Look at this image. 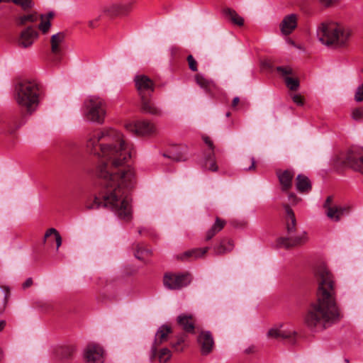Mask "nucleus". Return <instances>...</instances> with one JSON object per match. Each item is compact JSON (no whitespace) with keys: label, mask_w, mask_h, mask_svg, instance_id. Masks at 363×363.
<instances>
[{"label":"nucleus","mask_w":363,"mask_h":363,"mask_svg":"<svg viewBox=\"0 0 363 363\" xmlns=\"http://www.w3.org/2000/svg\"><path fill=\"white\" fill-rule=\"evenodd\" d=\"M86 148L90 154L104 160L96 169L101 189L92 202L86 203V208H106L120 219L130 220L129 191L135 184V178L133 169L125 166L131 153L123 135L114 129L92 131L87 135Z\"/></svg>","instance_id":"nucleus-1"},{"label":"nucleus","mask_w":363,"mask_h":363,"mask_svg":"<svg viewBox=\"0 0 363 363\" xmlns=\"http://www.w3.org/2000/svg\"><path fill=\"white\" fill-rule=\"evenodd\" d=\"M314 276L318 284L315 299L306 313L304 322L311 330H322L340 318L336 303V289L332 273L324 265L317 267Z\"/></svg>","instance_id":"nucleus-2"},{"label":"nucleus","mask_w":363,"mask_h":363,"mask_svg":"<svg viewBox=\"0 0 363 363\" xmlns=\"http://www.w3.org/2000/svg\"><path fill=\"white\" fill-rule=\"evenodd\" d=\"M41 85L35 80L23 79L15 85L13 97L16 104L31 115L40 104Z\"/></svg>","instance_id":"nucleus-3"},{"label":"nucleus","mask_w":363,"mask_h":363,"mask_svg":"<svg viewBox=\"0 0 363 363\" xmlns=\"http://www.w3.org/2000/svg\"><path fill=\"white\" fill-rule=\"evenodd\" d=\"M317 35L324 45L342 47L352 35V29L335 22L322 23L318 28Z\"/></svg>","instance_id":"nucleus-4"},{"label":"nucleus","mask_w":363,"mask_h":363,"mask_svg":"<svg viewBox=\"0 0 363 363\" xmlns=\"http://www.w3.org/2000/svg\"><path fill=\"white\" fill-rule=\"evenodd\" d=\"M136 89L140 99V110L143 113L160 116L161 111L151 99L155 90L154 82L146 75H137L134 79Z\"/></svg>","instance_id":"nucleus-5"},{"label":"nucleus","mask_w":363,"mask_h":363,"mask_svg":"<svg viewBox=\"0 0 363 363\" xmlns=\"http://www.w3.org/2000/svg\"><path fill=\"white\" fill-rule=\"evenodd\" d=\"M106 114L105 101L97 96H89L84 102V115L91 122L102 124Z\"/></svg>","instance_id":"nucleus-6"},{"label":"nucleus","mask_w":363,"mask_h":363,"mask_svg":"<svg viewBox=\"0 0 363 363\" xmlns=\"http://www.w3.org/2000/svg\"><path fill=\"white\" fill-rule=\"evenodd\" d=\"M125 129L135 135L150 136L157 132L153 123L147 120L136 121L125 125Z\"/></svg>","instance_id":"nucleus-7"},{"label":"nucleus","mask_w":363,"mask_h":363,"mask_svg":"<svg viewBox=\"0 0 363 363\" xmlns=\"http://www.w3.org/2000/svg\"><path fill=\"white\" fill-rule=\"evenodd\" d=\"M191 281V275L189 273H167L163 279L164 286L170 290H179L188 286Z\"/></svg>","instance_id":"nucleus-8"},{"label":"nucleus","mask_w":363,"mask_h":363,"mask_svg":"<svg viewBox=\"0 0 363 363\" xmlns=\"http://www.w3.org/2000/svg\"><path fill=\"white\" fill-rule=\"evenodd\" d=\"M342 163L363 174V148L352 147L350 149L344 157Z\"/></svg>","instance_id":"nucleus-9"},{"label":"nucleus","mask_w":363,"mask_h":363,"mask_svg":"<svg viewBox=\"0 0 363 363\" xmlns=\"http://www.w3.org/2000/svg\"><path fill=\"white\" fill-rule=\"evenodd\" d=\"M333 196L327 197L323 208L327 217L331 220L338 222L342 217L350 212V208L346 206L332 205Z\"/></svg>","instance_id":"nucleus-10"},{"label":"nucleus","mask_w":363,"mask_h":363,"mask_svg":"<svg viewBox=\"0 0 363 363\" xmlns=\"http://www.w3.org/2000/svg\"><path fill=\"white\" fill-rule=\"evenodd\" d=\"M172 333V329L171 326L168 325H161L155 336V340L151 347V359H155L157 356V350L163 343L166 342L170 334Z\"/></svg>","instance_id":"nucleus-11"},{"label":"nucleus","mask_w":363,"mask_h":363,"mask_svg":"<svg viewBox=\"0 0 363 363\" xmlns=\"http://www.w3.org/2000/svg\"><path fill=\"white\" fill-rule=\"evenodd\" d=\"M84 358L87 363H103L104 361V351L97 344H89L84 350Z\"/></svg>","instance_id":"nucleus-12"},{"label":"nucleus","mask_w":363,"mask_h":363,"mask_svg":"<svg viewBox=\"0 0 363 363\" xmlns=\"http://www.w3.org/2000/svg\"><path fill=\"white\" fill-rule=\"evenodd\" d=\"M38 38V31L32 26H28L21 32L16 43L19 48L26 49L31 47Z\"/></svg>","instance_id":"nucleus-13"},{"label":"nucleus","mask_w":363,"mask_h":363,"mask_svg":"<svg viewBox=\"0 0 363 363\" xmlns=\"http://www.w3.org/2000/svg\"><path fill=\"white\" fill-rule=\"evenodd\" d=\"M197 342L202 355L210 354L214 347V340L210 331L201 330L197 337Z\"/></svg>","instance_id":"nucleus-14"},{"label":"nucleus","mask_w":363,"mask_h":363,"mask_svg":"<svg viewBox=\"0 0 363 363\" xmlns=\"http://www.w3.org/2000/svg\"><path fill=\"white\" fill-rule=\"evenodd\" d=\"M178 325L186 333H195L196 319L191 314L183 313L177 318Z\"/></svg>","instance_id":"nucleus-15"},{"label":"nucleus","mask_w":363,"mask_h":363,"mask_svg":"<svg viewBox=\"0 0 363 363\" xmlns=\"http://www.w3.org/2000/svg\"><path fill=\"white\" fill-rule=\"evenodd\" d=\"M308 241L306 233H303L301 235L293 238H280L278 239V245L281 247L290 248L305 244Z\"/></svg>","instance_id":"nucleus-16"},{"label":"nucleus","mask_w":363,"mask_h":363,"mask_svg":"<svg viewBox=\"0 0 363 363\" xmlns=\"http://www.w3.org/2000/svg\"><path fill=\"white\" fill-rule=\"evenodd\" d=\"M295 334L294 330L283 329L282 325H279L269 329L267 333V337L277 340H290L294 337Z\"/></svg>","instance_id":"nucleus-17"},{"label":"nucleus","mask_w":363,"mask_h":363,"mask_svg":"<svg viewBox=\"0 0 363 363\" xmlns=\"http://www.w3.org/2000/svg\"><path fill=\"white\" fill-rule=\"evenodd\" d=\"M64 40L65 34L62 32L52 35L51 37V52L55 56L54 59L55 61L58 62L60 60V58L59 57V56L62 53V48L60 46V44L63 42Z\"/></svg>","instance_id":"nucleus-18"},{"label":"nucleus","mask_w":363,"mask_h":363,"mask_svg":"<svg viewBox=\"0 0 363 363\" xmlns=\"http://www.w3.org/2000/svg\"><path fill=\"white\" fill-rule=\"evenodd\" d=\"M296 26L297 16L294 13L286 16L280 24L281 30L284 35H289L291 33L292 31L296 28Z\"/></svg>","instance_id":"nucleus-19"},{"label":"nucleus","mask_w":363,"mask_h":363,"mask_svg":"<svg viewBox=\"0 0 363 363\" xmlns=\"http://www.w3.org/2000/svg\"><path fill=\"white\" fill-rule=\"evenodd\" d=\"M234 247L233 240L228 238H223L219 243L213 247V252L216 255H223L231 252Z\"/></svg>","instance_id":"nucleus-20"},{"label":"nucleus","mask_w":363,"mask_h":363,"mask_svg":"<svg viewBox=\"0 0 363 363\" xmlns=\"http://www.w3.org/2000/svg\"><path fill=\"white\" fill-rule=\"evenodd\" d=\"M284 208L286 212V230L289 234L293 233L296 230V220L293 210L289 204H284Z\"/></svg>","instance_id":"nucleus-21"},{"label":"nucleus","mask_w":363,"mask_h":363,"mask_svg":"<svg viewBox=\"0 0 363 363\" xmlns=\"http://www.w3.org/2000/svg\"><path fill=\"white\" fill-rule=\"evenodd\" d=\"M296 188L300 193H308L312 189L308 177L304 174H298L296 179Z\"/></svg>","instance_id":"nucleus-22"},{"label":"nucleus","mask_w":363,"mask_h":363,"mask_svg":"<svg viewBox=\"0 0 363 363\" xmlns=\"http://www.w3.org/2000/svg\"><path fill=\"white\" fill-rule=\"evenodd\" d=\"M226 221L225 220H223L219 217H216L215 223L206 233L205 240H211L217 233L223 230Z\"/></svg>","instance_id":"nucleus-23"},{"label":"nucleus","mask_w":363,"mask_h":363,"mask_svg":"<svg viewBox=\"0 0 363 363\" xmlns=\"http://www.w3.org/2000/svg\"><path fill=\"white\" fill-rule=\"evenodd\" d=\"M226 221L225 220H223L219 217H216L215 223L206 233L205 240H211L217 233L223 230Z\"/></svg>","instance_id":"nucleus-24"},{"label":"nucleus","mask_w":363,"mask_h":363,"mask_svg":"<svg viewBox=\"0 0 363 363\" xmlns=\"http://www.w3.org/2000/svg\"><path fill=\"white\" fill-rule=\"evenodd\" d=\"M208 250V247H206L203 248H194L190 250H187L183 252L182 254L178 255V258L182 260H186L189 258L197 259L206 255Z\"/></svg>","instance_id":"nucleus-25"},{"label":"nucleus","mask_w":363,"mask_h":363,"mask_svg":"<svg viewBox=\"0 0 363 363\" xmlns=\"http://www.w3.org/2000/svg\"><path fill=\"white\" fill-rule=\"evenodd\" d=\"M294 173L290 170H285L279 174V179L282 191H288L292 186Z\"/></svg>","instance_id":"nucleus-26"},{"label":"nucleus","mask_w":363,"mask_h":363,"mask_svg":"<svg viewBox=\"0 0 363 363\" xmlns=\"http://www.w3.org/2000/svg\"><path fill=\"white\" fill-rule=\"evenodd\" d=\"M75 351L74 346H59L55 349V354L60 359L70 358Z\"/></svg>","instance_id":"nucleus-27"},{"label":"nucleus","mask_w":363,"mask_h":363,"mask_svg":"<svg viewBox=\"0 0 363 363\" xmlns=\"http://www.w3.org/2000/svg\"><path fill=\"white\" fill-rule=\"evenodd\" d=\"M223 13L225 16L230 20L233 24L242 26L244 24V19L238 14V13L230 8L224 9Z\"/></svg>","instance_id":"nucleus-28"},{"label":"nucleus","mask_w":363,"mask_h":363,"mask_svg":"<svg viewBox=\"0 0 363 363\" xmlns=\"http://www.w3.org/2000/svg\"><path fill=\"white\" fill-rule=\"evenodd\" d=\"M195 79L197 84L206 92H210L212 89L215 87V84L212 80L205 78L201 74H196L195 76Z\"/></svg>","instance_id":"nucleus-29"},{"label":"nucleus","mask_w":363,"mask_h":363,"mask_svg":"<svg viewBox=\"0 0 363 363\" xmlns=\"http://www.w3.org/2000/svg\"><path fill=\"white\" fill-rule=\"evenodd\" d=\"M24 123L25 121L23 119V116L16 115L12 116L8 123L9 130L11 131V133L14 132L16 130L19 128Z\"/></svg>","instance_id":"nucleus-30"},{"label":"nucleus","mask_w":363,"mask_h":363,"mask_svg":"<svg viewBox=\"0 0 363 363\" xmlns=\"http://www.w3.org/2000/svg\"><path fill=\"white\" fill-rule=\"evenodd\" d=\"M121 4L113 3L104 7L103 12L109 16L120 15Z\"/></svg>","instance_id":"nucleus-31"},{"label":"nucleus","mask_w":363,"mask_h":363,"mask_svg":"<svg viewBox=\"0 0 363 363\" xmlns=\"http://www.w3.org/2000/svg\"><path fill=\"white\" fill-rule=\"evenodd\" d=\"M51 235H55L56 247H57V250L59 249V247L61 246L62 240L61 235H60L59 232L56 229L50 228L46 231L45 236H44L43 242L45 243L46 242V239L48 237H50Z\"/></svg>","instance_id":"nucleus-32"},{"label":"nucleus","mask_w":363,"mask_h":363,"mask_svg":"<svg viewBox=\"0 0 363 363\" xmlns=\"http://www.w3.org/2000/svg\"><path fill=\"white\" fill-rule=\"evenodd\" d=\"M205 167L210 171L216 172L218 169V167L214 158V152H211L205 160Z\"/></svg>","instance_id":"nucleus-33"},{"label":"nucleus","mask_w":363,"mask_h":363,"mask_svg":"<svg viewBox=\"0 0 363 363\" xmlns=\"http://www.w3.org/2000/svg\"><path fill=\"white\" fill-rule=\"evenodd\" d=\"M157 355L160 363H167L172 357V352L168 348L164 347L157 352Z\"/></svg>","instance_id":"nucleus-34"},{"label":"nucleus","mask_w":363,"mask_h":363,"mask_svg":"<svg viewBox=\"0 0 363 363\" xmlns=\"http://www.w3.org/2000/svg\"><path fill=\"white\" fill-rule=\"evenodd\" d=\"M275 69L284 79L294 74L293 69L289 66H279Z\"/></svg>","instance_id":"nucleus-35"},{"label":"nucleus","mask_w":363,"mask_h":363,"mask_svg":"<svg viewBox=\"0 0 363 363\" xmlns=\"http://www.w3.org/2000/svg\"><path fill=\"white\" fill-rule=\"evenodd\" d=\"M285 84L286 86L292 91H296L299 87V81L297 79L291 77H286L284 79Z\"/></svg>","instance_id":"nucleus-36"},{"label":"nucleus","mask_w":363,"mask_h":363,"mask_svg":"<svg viewBox=\"0 0 363 363\" xmlns=\"http://www.w3.org/2000/svg\"><path fill=\"white\" fill-rule=\"evenodd\" d=\"M12 2L21 6L23 10L31 9L34 6V3L32 0H11Z\"/></svg>","instance_id":"nucleus-37"},{"label":"nucleus","mask_w":363,"mask_h":363,"mask_svg":"<svg viewBox=\"0 0 363 363\" xmlns=\"http://www.w3.org/2000/svg\"><path fill=\"white\" fill-rule=\"evenodd\" d=\"M38 19V16L35 13L25 15L19 17L18 24L21 26L25 25L28 22H35Z\"/></svg>","instance_id":"nucleus-38"},{"label":"nucleus","mask_w":363,"mask_h":363,"mask_svg":"<svg viewBox=\"0 0 363 363\" xmlns=\"http://www.w3.org/2000/svg\"><path fill=\"white\" fill-rule=\"evenodd\" d=\"M5 291L0 292V313L4 311L6 305L7 298L9 294V289L5 288Z\"/></svg>","instance_id":"nucleus-39"},{"label":"nucleus","mask_w":363,"mask_h":363,"mask_svg":"<svg viewBox=\"0 0 363 363\" xmlns=\"http://www.w3.org/2000/svg\"><path fill=\"white\" fill-rule=\"evenodd\" d=\"M51 26L49 19L44 20L43 16H41V23L38 26V28L43 33H46Z\"/></svg>","instance_id":"nucleus-40"},{"label":"nucleus","mask_w":363,"mask_h":363,"mask_svg":"<svg viewBox=\"0 0 363 363\" xmlns=\"http://www.w3.org/2000/svg\"><path fill=\"white\" fill-rule=\"evenodd\" d=\"M150 255V251L146 249L138 248L135 252V256L137 259L143 260L145 256Z\"/></svg>","instance_id":"nucleus-41"},{"label":"nucleus","mask_w":363,"mask_h":363,"mask_svg":"<svg viewBox=\"0 0 363 363\" xmlns=\"http://www.w3.org/2000/svg\"><path fill=\"white\" fill-rule=\"evenodd\" d=\"M186 60L189 64V69L193 72H196L198 70L197 62L194 58V57L191 55H188Z\"/></svg>","instance_id":"nucleus-42"},{"label":"nucleus","mask_w":363,"mask_h":363,"mask_svg":"<svg viewBox=\"0 0 363 363\" xmlns=\"http://www.w3.org/2000/svg\"><path fill=\"white\" fill-rule=\"evenodd\" d=\"M352 118L355 121H359L363 118V108H355L352 113Z\"/></svg>","instance_id":"nucleus-43"},{"label":"nucleus","mask_w":363,"mask_h":363,"mask_svg":"<svg viewBox=\"0 0 363 363\" xmlns=\"http://www.w3.org/2000/svg\"><path fill=\"white\" fill-rule=\"evenodd\" d=\"M354 99L357 102L363 101V84L357 87L354 95Z\"/></svg>","instance_id":"nucleus-44"},{"label":"nucleus","mask_w":363,"mask_h":363,"mask_svg":"<svg viewBox=\"0 0 363 363\" xmlns=\"http://www.w3.org/2000/svg\"><path fill=\"white\" fill-rule=\"evenodd\" d=\"M247 221L244 220H233L231 221V225L235 228H245L247 225Z\"/></svg>","instance_id":"nucleus-45"},{"label":"nucleus","mask_w":363,"mask_h":363,"mask_svg":"<svg viewBox=\"0 0 363 363\" xmlns=\"http://www.w3.org/2000/svg\"><path fill=\"white\" fill-rule=\"evenodd\" d=\"M132 4L131 3H127V4H121V9L120 11V15H123L127 13H128L131 9Z\"/></svg>","instance_id":"nucleus-46"},{"label":"nucleus","mask_w":363,"mask_h":363,"mask_svg":"<svg viewBox=\"0 0 363 363\" xmlns=\"http://www.w3.org/2000/svg\"><path fill=\"white\" fill-rule=\"evenodd\" d=\"M247 161L250 163L249 167H247L245 164H243V169L244 170H252L255 169V161L254 157H249L247 159Z\"/></svg>","instance_id":"nucleus-47"},{"label":"nucleus","mask_w":363,"mask_h":363,"mask_svg":"<svg viewBox=\"0 0 363 363\" xmlns=\"http://www.w3.org/2000/svg\"><path fill=\"white\" fill-rule=\"evenodd\" d=\"M293 101L298 106L303 105V99L300 94H294L292 96Z\"/></svg>","instance_id":"nucleus-48"},{"label":"nucleus","mask_w":363,"mask_h":363,"mask_svg":"<svg viewBox=\"0 0 363 363\" xmlns=\"http://www.w3.org/2000/svg\"><path fill=\"white\" fill-rule=\"evenodd\" d=\"M289 201L292 205H296L300 201V199L298 198L294 193H290L288 196Z\"/></svg>","instance_id":"nucleus-49"},{"label":"nucleus","mask_w":363,"mask_h":363,"mask_svg":"<svg viewBox=\"0 0 363 363\" xmlns=\"http://www.w3.org/2000/svg\"><path fill=\"white\" fill-rule=\"evenodd\" d=\"M204 143L211 149L212 152H213L214 145L213 141L210 139L209 137L205 136L203 138Z\"/></svg>","instance_id":"nucleus-50"},{"label":"nucleus","mask_w":363,"mask_h":363,"mask_svg":"<svg viewBox=\"0 0 363 363\" xmlns=\"http://www.w3.org/2000/svg\"><path fill=\"white\" fill-rule=\"evenodd\" d=\"M319 1L325 6L329 7L337 2V0H319Z\"/></svg>","instance_id":"nucleus-51"},{"label":"nucleus","mask_w":363,"mask_h":363,"mask_svg":"<svg viewBox=\"0 0 363 363\" xmlns=\"http://www.w3.org/2000/svg\"><path fill=\"white\" fill-rule=\"evenodd\" d=\"M171 345H172V347L176 350V351H178V352H181L183 350L184 347L182 346V345H180L179 342H172L171 343Z\"/></svg>","instance_id":"nucleus-52"},{"label":"nucleus","mask_w":363,"mask_h":363,"mask_svg":"<svg viewBox=\"0 0 363 363\" xmlns=\"http://www.w3.org/2000/svg\"><path fill=\"white\" fill-rule=\"evenodd\" d=\"M33 285L32 278H28L26 281L23 284L22 286L23 289H27Z\"/></svg>","instance_id":"nucleus-53"},{"label":"nucleus","mask_w":363,"mask_h":363,"mask_svg":"<svg viewBox=\"0 0 363 363\" xmlns=\"http://www.w3.org/2000/svg\"><path fill=\"white\" fill-rule=\"evenodd\" d=\"M177 338V342H179L180 345H182L186 340V335L185 334H181L178 335Z\"/></svg>","instance_id":"nucleus-54"},{"label":"nucleus","mask_w":363,"mask_h":363,"mask_svg":"<svg viewBox=\"0 0 363 363\" xmlns=\"http://www.w3.org/2000/svg\"><path fill=\"white\" fill-rule=\"evenodd\" d=\"M164 156L169 157V158H172L173 160L177 161V162L182 160V156H179V155H177V156H175V155L169 156V155H167L166 154H164Z\"/></svg>","instance_id":"nucleus-55"},{"label":"nucleus","mask_w":363,"mask_h":363,"mask_svg":"<svg viewBox=\"0 0 363 363\" xmlns=\"http://www.w3.org/2000/svg\"><path fill=\"white\" fill-rule=\"evenodd\" d=\"M239 102H240L239 97H238V96L235 97L232 101V107L235 108L237 106V105L239 104Z\"/></svg>","instance_id":"nucleus-56"},{"label":"nucleus","mask_w":363,"mask_h":363,"mask_svg":"<svg viewBox=\"0 0 363 363\" xmlns=\"http://www.w3.org/2000/svg\"><path fill=\"white\" fill-rule=\"evenodd\" d=\"M6 325V321L0 320V331H1Z\"/></svg>","instance_id":"nucleus-57"},{"label":"nucleus","mask_w":363,"mask_h":363,"mask_svg":"<svg viewBox=\"0 0 363 363\" xmlns=\"http://www.w3.org/2000/svg\"><path fill=\"white\" fill-rule=\"evenodd\" d=\"M97 21H98V19H96L95 21H90L89 22V26L91 28H94L95 26V22Z\"/></svg>","instance_id":"nucleus-58"},{"label":"nucleus","mask_w":363,"mask_h":363,"mask_svg":"<svg viewBox=\"0 0 363 363\" xmlns=\"http://www.w3.org/2000/svg\"><path fill=\"white\" fill-rule=\"evenodd\" d=\"M54 14L52 12H49L48 14H47V19H50L53 17Z\"/></svg>","instance_id":"nucleus-59"},{"label":"nucleus","mask_w":363,"mask_h":363,"mask_svg":"<svg viewBox=\"0 0 363 363\" xmlns=\"http://www.w3.org/2000/svg\"><path fill=\"white\" fill-rule=\"evenodd\" d=\"M10 0H0V3L1 2H8Z\"/></svg>","instance_id":"nucleus-60"},{"label":"nucleus","mask_w":363,"mask_h":363,"mask_svg":"<svg viewBox=\"0 0 363 363\" xmlns=\"http://www.w3.org/2000/svg\"><path fill=\"white\" fill-rule=\"evenodd\" d=\"M225 115H226L227 117H229L230 116V112H227Z\"/></svg>","instance_id":"nucleus-61"},{"label":"nucleus","mask_w":363,"mask_h":363,"mask_svg":"<svg viewBox=\"0 0 363 363\" xmlns=\"http://www.w3.org/2000/svg\"><path fill=\"white\" fill-rule=\"evenodd\" d=\"M345 362L349 363V360L347 359H345Z\"/></svg>","instance_id":"nucleus-62"}]
</instances>
